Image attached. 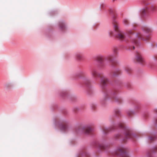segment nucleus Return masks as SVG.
Returning a JSON list of instances; mask_svg holds the SVG:
<instances>
[{
	"mask_svg": "<svg viewBox=\"0 0 157 157\" xmlns=\"http://www.w3.org/2000/svg\"><path fill=\"white\" fill-rule=\"evenodd\" d=\"M143 3L144 4L145 7L141 11L142 15L146 13H150L154 12L156 10L155 6L151 4L146 2L143 1Z\"/></svg>",
	"mask_w": 157,
	"mask_h": 157,
	"instance_id": "obj_1",
	"label": "nucleus"
},
{
	"mask_svg": "<svg viewBox=\"0 0 157 157\" xmlns=\"http://www.w3.org/2000/svg\"><path fill=\"white\" fill-rule=\"evenodd\" d=\"M114 28L115 31L118 33L117 34H116L115 36L120 40H123L124 39V35L122 32L120 31L117 24L114 25Z\"/></svg>",
	"mask_w": 157,
	"mask_h": 157,
	"instance_id": "obj_2",
	"label": "nucleus"
},
{
	"mask_svg": "<svg viewBox=\"0 0 157 157\" xmlns=\"http://www.w3.org/2000/svg\"><path fill=\"white\" fill-rule=\"evenodd\" d=\"M136 60L138 62L142 63L144 62V59L142 58L141 56L139 54H138L136 56Z\"/></svg>",
	"mask_w": 157,
	"mask_h": 157,
	"instance_id": "obj_3",
	"label": "nucleus"
},
{
	"mask_svg": "<svg viewBox=\"0 0 157 157\" xmlns=\"http://www.w3.org/2000/svg\"><path fill=\"white\" fill-rule=\"evenodd\" d=\"M108 81V80L107 78L105 77H104L102 78L101 80V83L103 86H105Z\"/></svg>",
	"mask_w": 157,
	"mask_h": 157,
	"instance_id": "obj_4",
	"label": "nucleus"
},
{
	"mask_svg": "<svg viewBox=\"0 0 157 157\" xmlns=\"http://www.w3.org/2000/svg\"><path fill=\"white\" fill-rule=\"evenodd\" d=\"M136 36L139 39H143V40H149L150 39V37H147V39H144L142 36V35L140 33H138V34H136Z\"/></svg>",
	"mask_w": 157,
	"mask_h": 157,
	"instance_id": "obj_5",
	"label": "nucleus"
},
{
	"mask_svg": "<svg viewBox=\"0 0 157 157\" xmlns=\"http://www.w3.org/2000/svg\"><path fill=\"white\" fill-rule=\"evenodd\" d=\"M91 74L94 77H99L100 74H98L95 70L94 69L91 71Z\"/></svg>",
	"mask_w": 157,
	"mask_h": 157,
	"instance_id": "obj_6",
	"label": "nucleus"
},
{
	"mask_svg": "<svg viewBox=\"0 0 157 157\" xmlns=\"http://www.w3.org/2000/svg\"><path fill=\"white\" fill-rule=\"evenodd\" d=\"M84 129L86 130L85 133L87 134L89 133L90 132L92 131V129L89 126H87L84 128Z\"/></svg>",
	"mask_w": 157,
	"mask_h": 157,
	"instance_id": "obj_7",
	"label": "nucleus"
},
{
	"mask_svg": "<svg viewBox=\"0 0 157 157\" xmlns=\"http://www.w3.org/2000/svg\"><path fill=\"white\" fill-rule=\"evenodd\" d=\"M76 57L77 59L80 60L82 58L83 56L81 54H77L76 55Z\"/></svg>",
	"mask_w": 157,
	"mask_h": 157,
	"instance_id": "obj_8",
	"label": "nucleus"
},
{
	"mask_svg": "<svg viewBox=\"0 0 157 157\" xmlns=\"http://www.w3.org/2000/svg\"><path fill=\"white\" fill-rule=\"evenodd\" d=\"M60 28L61 29H63L65 28V26L63 23H60Z\"/></svg>",
	"mask_w": 157,
	"mask_h": 157,
	"instance_id": "obj_9",
	"label": "nucleus"
},
{
	"mask_svg": "<svg viewBox=\"0 0 157 157\" xmlns=\"http://www.w3.org/2000/svg\"><path fill=\"white\" fill-rule=\"evenodd\" d=\"M67 128V127L65 125H63L61 127V130H65Z\"/></svg>",
	"mask_w": 157,
	"mask_h": 157,
	"instance_id": "obj_10",
	"label": "nucleus"
},
{
	"mask_svg": "<svg viewBox=\"0 0 157 157\" xmlns=\"http://www.w3.org/2000/svg\"><path fill=\"white\" fill-rule=\"evenodd\" d=\"M145 31L146 32L149 33L151 32V29H149L146 28L145 29Z\"/></svg>",
	"mask_w": 157,
	"mask_h": 157,
	"instance_id": "obj_11",
	"label": "nucleus"
},
{
	"mask_svg": "<svg viewBox=\"0 0 157 157\" xmlns=\"http://www.w3.org/2000/svg\"><path fill=\"white\" fill-rule=\"evenodd\" d=\"M123 22L125 24H126L128 23V21L127 19H124L123 20Z\"/></svg>",
	"mask_w": 157,
	"mask_h": 157,
	"instance_id": "obj_12",
	"label": "nucleus"
},
{
	"mask_svg": "<svg viewBox=\"0 0 157 157\" xmlns=\"http://www.w3.org/2000/svg\"><path fill=\"white\" fill-rule=\"evenodd\" d=\"M109 35L111 36L114 35L115 34L112 31H111L109 33Z\"/></svg>",
	"mask_w": 157,
	"mask_h": 157,
	"instance_id": "obj_13",
	"label": "nucleus"
},
{
	"mask_svg": "<svg viewBox=\"0 0 157 157\" xmlns=\"http://www.w3.org/2000/svg\"><path fill=\"white\" fill-rule=\"evenodd\" d=\"M133 42L135 43V44H137V41H136V40H133Z\"/></svg>",
	"mask_w": 157,
	"mask_h": 157,
	"instance_id": "obj_14",
	"label": "nucleus"
},
{
	"mask_svg": "<svg viewBox=\"0 0 157 157\" xmlns=\"http://www.w3.org/2000/svg\"><path fill=\"white\" fill-rule=\"evenodd\" d=\"M149 139L151 140H153V139L152 137H149Z\"/></svg>",
	"mask_w": 157,
	"mask_h": 157,
	"instance_id": "obj_15",
	"label": "nucleus"
},
{
	"mask_svg": "<svg viewBox=\"0 0 157 157\" xmlns=\"http://www.w3.org/2000/svg\"><path fill=\"white\" fill-rule=\"evenodd\" d=\"M100 59H101V60H100V61H102V57H100Z\"/></svg>",
	"mask_w": 157,
	"mask_h": 157,
	"instance_id": "obj_16",
	"label": "nucleus"
},
{
	"mask_svg": "<svg viewBox=\"0 0 157 157\" xmlns=\"http://www.w3.org/2000/svg\"><path fill=\"white\" fill-rule=\"evenodd\" d=\"M128 134L129 136H130L131 135L130 133H128Z\"/></svg>",
	"mask_w": 157,
	"mask_h": 157,
	"instance_id": "obj_17",
	"label": "nucleus"
},
{
	"mask_svg": "<svg viewBox=\"0 0 157 157\" xmlns=\"http://www.w3.org/2000/svg\"><path fill=\"white\" fill-rule=\"evenodd\" d=\"M135 48V47L134 46L133 47V49H134Z\"/></svg>",
	"mask_w": 157,
	"mask_h": 157,
	"instance_id": "obj_18",
	"label": "nucleus"
},
{
	"mask_svg": "<svg viewBox=\"0 0 157 157\" xmlns=\"http://www.w3.org/2000/svg\"><path fill=\"white\" fill-rule=\"evenodd\" d=\"M115 0H113V1H115Z\"/></svg>",
	"mask_w": 157,
	"mask_h": 157,
	"instance_id": "obj_19",
	"label": "nucleus"
},
{
	"mask_svg": "<svg viewBox=\"0 0 157 157\" xmlns=\"http://www.w3.org/2000/svg\"><path fill=\"white\" fill-rule=\"evenodd\" d=\"M100 147H101V148H103V147H101L100 146Z\"/></svg>",
	"mask_w": 157,
	"mask_h": 157,
	"instance_id": "obj_20",
	"label": "nucleus"
}]
</instances>
